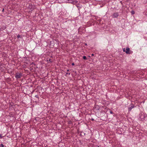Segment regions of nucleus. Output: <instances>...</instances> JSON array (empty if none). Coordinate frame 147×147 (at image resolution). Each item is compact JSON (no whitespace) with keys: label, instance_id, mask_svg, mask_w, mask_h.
Segmentation results:
<instances>
[{"label":"nucleus","instance_id":"nucleus-1","mask_svg":"<svg viewBox=\"0 0 147 147\" xmlns=\"http://www.w3.org/2000/svg\"><path fill=\"white\" fill-rule=\"evenodd\" d=\"M147 115L143 113H140L139 115V120L141 121H144L145 120V118L146 117Z\"/></svg>","mask_w":147,"mask_h":147},{"label":"nucleus","instance_id":"nucleus-2","mask_svg":"<svg viewBox=\"0 0 147 147\" xmlns=\"http://www.w3.org/2000/svg\"><path fill=\"white\" fill-rule=\"evenodd\" d=\"M22 76V74L21 73H17L16 74L15 78L17 79H19Z\"/></svg>","mask_w":147,"mask_h":147},{"label":"nucleus","instance_id":"nucleus-3","mask_svg":"<svg viewBox=\"0 0 147 147\" xmlns=\"http://www.w3.org/2000/svg\"><path fill=\"white\" fill-rule=\"evenodd\" d=\"M119 13L118 12H115L113 13L112 17L113 18H117L119 16Z\"/></svg>","mask_w":147,"mask_h":147},{"label":"nucleus","instance_id":"nucleus-4","mask_svg":"<svg viewBox=\"0 0 147 147\" xmlns=\"http://www.w3.org/2000/svg\"><path fill=\"white\" fill-rule=\"evenodd\" d=\"M125 52L127 54H130L132 53V51H131L129 48L128 47L126 49Z\"/></svg>","mask_w":147,"mask_h":147},{"label":"nucleus","instance_id":"nucleus-5","mask_svg":"<svg viewBox=\"0 0 147 147\" xmlns=\"http://www.w3.org/2000/svg\"><path fill=\"white\" fill-rule=\"evenodd\" d=\"M130 106L128 107V110L129 111H131V109L134 107V105L133 104H131Z\"/></svg>","mask_w":147,"mask_h":147},{"label":"nucleus","instance_id":"nucleus-6","mask_svg":"<svg viewBox=\"0 0 147 147\" xmlns=\"http://www.w3.org/2000/svg\"><path fill=\"white\" fill-rule=\"evenodd\" d=\"M83 59L84 60H86L87 59L86 56H84L83 57Z\"/></svg>","mask_w":147,"mask_h":147},{"label":"nucleus","instance_id":"nucleus-7","mask_svg":"<svg viewBox=\"0 0 147 147\" xmlns=\"http://www.w3.org/2000/svg\"><path fill=\"white\" fill-rule=\"evenodd\" d=\"M0 147H3L4 145L3 144H0Z\"/></svg>","mask_w":147,"mask_h":147},{"label":"nucleus","instance_id":"nucleus-8","mask_svg":"<svg viewBox=\"0 0 147 147\" xmlns=\"http://www.w3.org/2000/svg\"><path fill=\"white\" fill-rule=\"evenodd\" d=\"M47 61H50V62H51V59H49V60H47Z\"/></svg>","mask_w":147,"mask_h":147},{"label":"nucleus","instance_id":"nucleus-9","mask_svg":"<svg viewBox=\"0 0 147 147\" xmlns=\"http://www.w3.org/2000/svg\"><path fill=\"white\" fill-rule=\"evenodd\" d=\"M3 137V136H2V135L1 134H0V139L2 138Z\"/></svg>","mask_w":147,"mask_h":147},{"label":"nucleus","instance_id":"nucleus-10","mask_svg":"<svg viewBox=\"0 0 147 147\" xmlns=\"http://www.w3.org/2000/svg\"><path fill=\"white\" fill-rule=\"evenodd\" d=\"M20 36L19 35H18L17 36V37L18 38H20Z\"/></svg>","mask_w":147,"mask_h":147},{"label":"nucleus","instance_id":"nucleus-11","mask_svg":"<svg viewBox=\"0 0 147 147\" xmlns=\"http://www.w3.org/2000/svg\"><path fill=\"white\" fill-rule=\"evenodd\" d=\"M125 50V48L123 49V51L125 52L126 50Z\"/></svg>","mask_w":147,"mask_h":147},{"label":"nucleus","instance_id":"nucleus-12","mask_svg":"<svg viewBox=\"0 0 147 147\" xmlns=\"http://www.w3.org/2000/svg\"><path fill=\"white\" fill-rule=\"evenodd\" d=\"M131 13L132 14H134V11H131Z\"/></svg>","mask_w":147,"mask_h":147},{"label":"nucleus","instance_id":"nucleus-13","mask_svg":"<svg viewBox=\"0 0 147 147\" xmlns=\"http://www.w3.org/2000/svg\"><path fill=\"white\" fill-rule=\"evenodd\" d=\"M67 74H68V75H69L70 74V73H66V75H67Z\"/></svg>","mask_w":147,"mask_h":147},{"label":"nucleus","instance_id":"nucleus-14","mask_svg":"<svg viewBox=\"0 0 147 147\" xmlns=\"http://www.w3.org/2000/svg\"><path fill=\"white\" fill-rule=\"evenodd\" d=\"M110 113L111 114H113V112L112 111H110Z\"/></svg>","mask_w":147,"mask_h":147},{"label":"nucleus","instance_id":"nucleus-15","mask_svg":"<svg viewBox=\"0 0 147 147\" xmlns=\"http://www.w3.org/2000/svg\"><path fill=\"white\" fill-rule=\"evenodd\" d=\"M3 29H5L6 28V27H5V26H4V27H3Z\"/></svg>","mask_w":147,"mask_h":147},{"label":"nucleus","instance_id":"nucleus-16","mask_svg":"<svg viewBox=\"0 0 147 147\" xmlns=\"http://www.w3.org/2000/svg\"><path fill=\"white\" fill-rule=\"evenodd\" d=\"M74 65V63H72V65Z\"/></svg>","mask_w":147,"mask_h":147},{"label":"nucleus","instance_id":"nucleus-17","mask_svg":"<svg viewBox=\"0 0 147 147\" xmlns=\"http://www.w3.org/2000/svg\"><path fill=\"white\" fill-rule=\"evenodd\" d=\"M4 9H3V10H2V11H3H3H4Z\"/></svg>","mask_w":147,"mask_h":147},{"label":"nucleus","instance_id":"nucleus-18","mask_svg":"<svg viewBox=\"0 0 147 147\" xmlns=\"http://www.w3.org/2000/svg\"><path fill=\"white\" fill-rule=\"evenodd\" d=\"M67 71H69V69H67Z\"/></svg>","mask_w":147,"mask_h":147},{"label":"nucleus","instance_id":"nucleus-19","mask_svg":"<svg viewBox=\"0 0 147 147\" xmlns=\"http://www.w3.org/2000/svg\"><path fill=\"white\" fill-rule=\"evenodd\" d=\"M94 54H92V56H94Z\"/></svg>","mask_w":147,"mask_h":147},{"label":"nucleus","instance_id":"nucleus-20","mask_svg":"<svg viewBox=\"0 0 147 147\" xmlns=\"http://www.w3.org/2000/svg\"><path fill=\"white\" fill-rule=\"evenodd\" d=\"M92 120H94V119H92Z\"/></svg>","mask_w":147,"mask_h":147}]
</instances>
